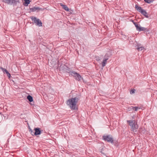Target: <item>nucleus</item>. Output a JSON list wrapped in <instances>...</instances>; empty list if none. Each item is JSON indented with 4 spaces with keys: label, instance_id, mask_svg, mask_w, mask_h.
I'll list each match as a JSON object with an SVG mask.
<instances>
[{
    "label": "nucleus",
    "instance_id": "f257e3e1",
    "mask_svg": "<svg viewBox=\"0 0 157 157\" xmlns=\"http://www.w3.org/2000/svg\"><path fill=\"white\" fill-rule=\"evenodd\" d=\"M78 101V98L75 97L70 98L66 101V104L72 110L75 109L76 104Z\"/></svg>",
    "mask_w": 157,
    "mask_h": 157
},
{
    "label": "nucleus",
    "instance_id": "f03ea898",
    "mask_svg": "<svg viewBox=\"0 0 157 157\" xmlns=\"http://www.w3.org/2000/svg\"><path fill=\"white\" fill-rule=\"evenodd\" d=\"M129 125L130 126L131 129L133 132H135L136 129L138 128V125L137 124H135V121L134 120H129L127 121Z\"/></svg>",
    "mask_w": 157,
    "mask_h": 157
},
{
    "label": "nucleus",
    "instance_id": "7ed1b4c3",
    "mask_svg": "<svg viewBox=\"0 0 157 157\" xmlns=\"http://www.w3.org/2000/svg\"><path fill=\"white\" fill-rule=\"evenodd\" d=\"M30 18L31 19L32 21L37 26L39 27H40L42 26V23L41 21L39 19H37L36 17L31 16L30 17Z\"/></svg>",
    "mask_w": 157,
    "mask_h": 157
},
{
    "label": "nucleus",
    "instance_id": "20e7f679",
    "mask_svg": "<svg viewBox=\"0 0 157 157\" xmlns=\"http://www.w3.org/2000/svg\"><path fill=\"white\" fill-rule=\"evenodd\" d=\"M103 140L105 141L110 142L111 144L113 143V140L112 136L111 135L104 136H102Z\"/></svg>",
    "mask_w": 157,
    "mask_h": 157
},
{
    "label": "nucleus",
    "instance_id": "39448f33",
    "mask_svg": "<svg viewBox=\"0 0 157 157\" xmlns=\"http://www.w3.org/2000/svg\"><path fill=\"white\" fill-rule=\"evenodd\" d=\"M135 8L139 12H140L146 17H147V13L146 12V10L143 9L141 7L138 6L136 5H135Z\"/></svg>",
    "mask_w": 157,
    "mask_h": 157
},
{
    "label": "nucleus",
    "instance_id": "423d86ee",
    "mask_svg": "<svg viewBox=\"0 0 157 157\" xmlns=\"http://www.w3.org/2000/svg\"><path fill=\"white\" fill-rule=\"evenodd\" d=\"M110 53V52H108L105 55V58L103 59V61L102 63V66L103 67H104L105 66L107 61L108 60L109 58V56L108 55V54Z\"/></svg>",
    "mask_w": 157,
    "mask_h": 157
},
{
    "label": "nucleus",
    "instance_id": "0eeeda50",
    "mask_svg": "<svg viewBox=\"0 0 157 157\" xmlns=\"http://www.w3.org/2000/svg\"><path fill=\"white\" fill-rule=\"evenodd\" d=\"M34 130L35 131L34 135L35 136L39 135L41 133V131L39 128H35Z\"/></svg>",
    "mask_w": 157,
    "mask_h": 157
},
{
    "label": "nucleus",
    "instance_id": "6e6552de",
    "mask_svg": "<svg viewBox=\"0 0 157 157\" xmlns=\"http://www.w3.org/2000/svg\"><path fill=\"white\" fill-rule=\"evenodd\" d=\"M74 77L77 80L79 81L81 80V76L78 73H76V74L75 75Z\"/></svg>",
    "mask_w": 157,
    "mask_h": 157
},
{
    "label": "nucleus",
    "instance_id": "1a4fd4ad",
    "mask_svg": "<svg viewBox=\"0 0 157 157\" xmlns=\"http://www.w3.org/2000/svg\"><path fill=\"white\" fill-rule=\"evenodd\" d=\"M41 9V8H39L38 7L34 6L31 8H30V10L32 12H35L37 10H40Z\"/></svg>",
    "mask_w": 157,
    "mask_h": 157
},
{
    "label": "nucleus",
    "instance_id": "9d476101",
    "mask_svg": "<svg viewBox=\"0 0 157 157\" xmlns=\"http://www.w3.org/2000/svg\"><path fill=\"white\" fill-rule=\"evenodd\" d=\"M60 5L61 6H62L63 8V9H64L66 11H69V9L68 8V7L66 5H63L62 3H60Z\"/></svg>",
    "mask_w": 157,
    "mask_h": 157
},
{
    "label": "nucleus",
    "instance_id": "9b49d317",
    "mask_svg": "<svg viewBox=\"0 0 157 157\" xmlns=\"http://www.w3.org/2000/svg\"><path fill=\"white\" fill-rule=\"evenodd\" d=\"M13 0H3V2L7 3L8 4L12 5V2H13Z\"/></svg>",
    "mask_w": 157,
    "mask_h": 157
},
{
    "label": "nucleus",
    "instance_id": "f8f14e48",
    "mask_svg": "<svg viewBox=\"0 0 157 157\" xmlns=\"http://www.w3.org/2000/svg\"><path fill=\"white\" fill-rule=\"evenodd\" d=\"M27 98L30 102H32L33 101V98L30 95H29L27 96Z\"/></svg>",
    "mask_w": 157,
    "mask_h": 157
},
{
    "label": "nucleus",
    "instance_id": "ddd939ff",
    "mask_svg": "<svg viewBox=\"0 0 157 157\" xmlns=\"http://www.w3.org/2000/svg\"><path fill=\"white\" fill-rule=\"evenodd\" d=\"M69 73L70 75L74 77L75 75L76 74V72H75L74 71H70L69 72Z\"/></svg>",
    "mask_w": 157,
    "mask_h": 157
},
{
    "label": "nucleus",
    "instance_id": "4468645a",
    "mask_svg": "<svg viewBox=\"0 0 157 157\" xmlns=\"http://www.w3.org/2000/svg\"><path fill=\"white\" fill-rule=\"evenodd\" d=\"M133 23L136 27L137 30H138L140 27V25H139V24L137 23L133 22Z\"/></svg>",
    "mask_w": 157,
    "mask_h": 157
},
{
    "label": "nucleus",
    "instance_id": "2eb2a0df",
    "mask_svg": "<svg viewBox=\"0 0 157 157\" xmlns=\"http://www.w3.org/2000/svg\"><path fill=\"white\" fill-rule=\"evenodd\" d=\"M146 29L145 28L140 27V26L138 31H144V30H145Z\"/></svg>",
    "mask_w": 157,
    "mask_h": 157
},
{
    "label": "nucleus",
    "instance_id": "dca6fc26",
    "mask_svg": "<svg viewBox=\"0 0 157 157\" xmlns=\"http://www.w3.org/2000/svg\"><path fill=\"white\" fill-rule=\"evenodd\" d=\"M144 48L143 47H142V46L140 47V46H138V48H137L138 50L139 51H142V50H144Z\"/></svg>",
    "mask_w": 157,
    "mask_h": 157
},
{
    "label": "nucleus",
    "instance_id": "f3484780",
    "mask_svg": "<svg viewBox=\"0 0 157 157\" xmlns=\"http://www.w3.org/2000/svg\"><path fill=\"white\" fill-rule=\"evenodd\" d=\"M140 109V107H133L132 109L133 110H135V111H137L138 109Z\"/></svg>",
    "mask_w": 157,
    "mask_h": 157
},
{
    "label": "nucleus",
    "instance_id": "a211bd4d",
    "mask_svg": "<svg viewBox=\"0 0 157 157\" xmlns=\"http://www.w3.org/2000/svg\"><path fill=\"white\" fill-rule=\"evenodd\" d=\"M1 69L4 72H5L6 73L8 72L7 70L5 68H3L2 67H1Z\"/></svg>",
    "mask_w": 157,
    "mask_h": 157
},
{
    "label": "nucleus",
    "instance_id": "6ab92c4d",
    "mask_svg": "<svg viewBox=\"0 0 157 157\" xmlns=\"http://www.w3.org/2000/svg\"><path fill=\"white\" fill-rule=\"evenodd\" d=\"M13 2H12V3L13 4L14 3L15 4H16L17 3V2H18V0H13Z\"/></svg>",
    "mask_w": 157,
    "mask_h": 157
},
{
    "label": "nucleus",
    "instance_id": "aec40b11",
    "mask_svg": "<svg viewBox=\"0 0 157 157\" xmlns=\"http://www.w3.org/2000/svg\"><path fill=\"white\" fill-rule=\"evenodd\" d=\"M135 89H132V90H131L130 91V94H134L135 93Z\"/></svg>",
    "mask_w": 157,
    "mask_h": 157
},
{
    "label": "nucleus",
    "instance_id": "412c9836",
    "mask_svg": "<svg viewBox=\"0 0 157 157\" xmlns=\"http://www.w3.org/2000/svg\"><path fill=\"white\" fill-rule=\"evenodd\" d=\"M25 3L27 5L29 3V0H25Z\"/></svg>",
    "mask_w": 157,
    "mask_h": 157
},
{
    "label": "nucleus",
    "instance_id": "4be33fe9",
    "mask_svg": "<svg viewBox=\"0 0 157 157\" xmlns=\"http://www.w3.org/2000/svg\"><path fill=\"white\" fill-rule=\"evenodd\" d=\"M154 0H148V3H151Z\"/></svg>",
    "mask_w": 157,
    "mask_h": 157
},
{
    "label": "nucleus",
    "instance_id": "5701e85b",
    "mask_svg": "<svg viewBox=\"0 0 157 157\" xmlns=\"http://www.w3.org/2000/svg\"><path fill=\"white\" fill-rule=\"evenodd\" d=\"M30 132L32 136H33L34 135V132H33V131H31Z\"/></svg>",
    "mask_w": 157,
    "mask_h": 157
},
{
    "label": "nucleus",
    "instance_id": "b1692460",
    "mask_svg": "<svg viewBox=\"0 0 157 157\" xmlns=\"http://www.w3.org/2000/svg\"><path fill=\"white\" fill-rule=\"evenodd\" d=\"M6 74L9 77H10V75L8 72L7 73H6Z\"/></svg>",
    "mask_w": 157,
    "mask_h": 157
},
{
    "label": "nucleus",
    "instance_id": "393cba45",
    "mask_svg": "<svg viewBox=\"0 0 157 157\" xmlns=\"http://www.w3.org/2000/svg\"><path fill=\"white\" fill-rule=\"evenodd\" d=\"M96 60L98 61H99L101 60V59L98 57H96Z\"/></svg>",
    "mask_w": 157,
    "mask_h": 157
},
{
    "label": "nucleus",
    "instance_id": "a878e982",
    "mask_svg": "<svg viewBox=\"0 0 157 157\" xmlns=\"http://www.w3.org/2000/svg\"><path fill=\"white\" fill-rule=\"evenodd\" d=\"M29 130L30 132H31V131H32L33 130L31 129L30 128H29Z\"/></svg>",
    "mask_w": 157,
    "mask_h": 157
},
{
    "label": "nucleus",
    "instance_id": "bb28decb",
    "mask_svg": "<svg viewBox=\"0 0 157 157\" xmlns=\"http://www.w3.org/2000/svg\"><path fill=\"white\" fill-rule=\"evenodd\" d=\"M145 2L147 3V0H144Z\"/></svg>",
    "mask_w": 157,
    "mask_h": 157
}]
</instances>
